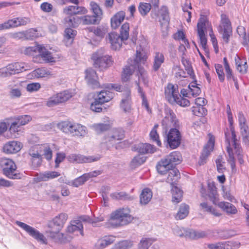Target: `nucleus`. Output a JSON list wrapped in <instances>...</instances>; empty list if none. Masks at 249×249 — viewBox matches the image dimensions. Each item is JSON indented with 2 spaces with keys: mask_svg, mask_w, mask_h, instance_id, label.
Returning a JSON list of instances; mask_svg holds the SVG:
<instances>
[{
  "mask_svg": "<svg viewBox=\"0 0 249 249\" xmlns=\"http://www.w3.org/2000/svg\"><path fill=\"white\" fill-rule=\"evenodd\" d=\"M16 223L38 242L44 244H47V239L44 235L42 233H40L38 231L27 224L19 221H17Z\"/></svg>",
  "mask_w": 249,
  "mask_h": 249,
  "instance_id": "0eeeda50",
  "label": "nucleus"
},
{
  "mask_svg": "<svg viewBox=\"0 0 249 249\" xmlns=\"http://www.w3.org/2000/svg\"><path fill=\"white\" fill-rule=\"evenodd\" d=\"M217 206L228 214H235L237 213L236 208L229 202L221 201L217 203Z\"/></svg>",
  "mask_w": 249,
  "mask_h": 249,
  "instance_id": "b1692460",
  "label": "nucleus"
},
{
  "mask_svg": "<svg viewBox=\"0 0 249 249\" xmlns=\"http://www.w3.org/2000/svg\"><path fill=\"white\" fill-rule=\"evenodd\" d=\"M60 175V173L55 171H48L40 174L36 178L39 182L46 181L51 179L57 178Z\"/></svg>",
  "mask_w": 249,
  "mask_h": 249,
  "instance_id": "cd10ccee",
  "label": "nucleus"
},
{
  "mask_svg": "<svg viewBox=\"0 0 249 249\" xmlns=\"http://www.w3.org/2000/svg\"><path fill=\"white\" fill-rule=\"evenodd\" d=\"M50 237L53 240L54 242L57 243L65 244L69 241V237L59 232H50Z\"/></svg>",
  "mask_w": 249,
  "mask_h": 249,
  "instance_id": "e433bc0d",
  "label": "nucleus"
},
{
  "mask_svg": "<svg viewBox=\"0 0 249 249\" xmlns=\"http://www.w3.org/2000/svg\"><path fill=\"white\" fill-rule=\"evenodd\" d=\"M146 59L147 56L144 53L137 51L136 58L134 60L133 64L138 67L139 62L144 63Z\"/></svg>",
  "mask_w": 249,
  "mask_h": 249,
  "instance_id": "13d9d810",
  "label": "nucleus"
},
{
  "mask_svg": "<svg viewBox=\"0 0 249 249\" xmlns=\"http://www.w3.org/2000/svg\"><path fill=\"white\" fill-rule=\"evenodd\" d=\"M146 160V157L141 155H138L134 157L131 161V166L136 168L143 164Z\"/></svg>",
  "mask_w": 249,
  "mask_h": 249,
  "instance_id": "09e8293b",
  "label": "nucleus"
},
{
  "mask_svg": "<svg viewBox=\"0 0 249 249\" xmlns=\"http://www.w3.org/2000/svg\"><path fill=\"white\" fill-rule=\"evenodd\" d=\"M32 120V117L27 115H21L15 118V121L21 126L27 124Z\"/></svg>",
  "mask_w": 249,
  "mask_h": 249,
  "instance_id": "4d7b16f0",
  "label": "nucleus"
},
{
  "mask_svg": "<svg viewBox=\"0 0 249 249\" xmlns=\"http://www.w3.org/2000/svg\"><path fill=\"white\" fill-rule=\"evenodd\" d=\"M93 174H84L82 176L75 179L71 183V185L74 187L78 186L83 184L89 178L95 176Z\"/></svg>",
  "mask_w": 249,
  "mask_h": 249,
  "instance_id": "79ce46f5",
  "label": "nucleus"
},
{
  "mask_svg": "<svg viewBox=\"0 0 249 249\" xmlns=\"http://www.w3.org/2000/svg\"><path fill=\"white\" fill-rule=\"evenodd\" d=\"M68 219V215L64 213H61L56 216L53 220L54 226L57 227L58 231H60L64 226Z\"/></svg>",
  "mask_w": 249,
  "mask_h": 249,
  "instance_id": "c756f323",
  "label": "nucleus"
},
{
  "mask_svg": "<svg viewBox=\"0 0 249 249\" xmlns=\"http://www.w3.org/2000/svg\"><path fill=\"white\" fill-rule=\"evenodd\" d=\"M151 9L150 3L140 2L138 7V10L142 16H146Z\"/></svg>",
  "mask_w": 249,
  "mask_h": 249,
  "instance_id": "603ef678",
  "label": "nucleus"
},
{
  "mask_svg": "<svg viewBox=\"0 0 249 249\" xmlns=\"http://www.w3.org/2000/svg\"><path fill=\"white\" fill-rule=\"evenodd\" d=\"M87 10L83 7L78 6H69L63 9V13L68 15H74L80 14H85Z\"/></svg>",
  "mask_w": 249,
  "mask_h": 249,
  "instance_id": "4be33fe9",
  "label": "nucleus"
},
{
  "mask_svg": "<svg viewBox=\"0 0 249 249\" xmlns=\"http://www.w3.org/2000/svg\"><path fill=\"white\" fill-rule=\"evenodd\" d=\"M136 69V66L133 64H131L129 66H126L124 68L122 74V80L123 82H125L128 81L130 79V76L132 75Z\"/></svg>",
  "mask_w": 249,
  "mask_h": 249,
  "instance_id": "7c9ffc66",
  "label": "nucleus"
},
{
  "mask_svg": "<svg viewBox=\"0 0 249 249\" xmlns=\"http://www.w3.org/2000/svg\"><path fill=\"white\" fill-rule=\"evenodd\" d=\"M133 150L138 152L141 155L153 153L156 151V148L149 143H140L133 146Z\"/></svg>",
  "mask_w": 249,
  "mask_h": 249,
  "instance_id": "f3484780",
  "label": "nucleus"
},
{
  "mask_svg": "<svg viewBox=\"0 0 249 249\" xmlns=\"http://www.w3.org/2000/svg\"><path fill=\"white\" fill-rule=\"evenodd\" d=\"M138 77L139 80H142L143 84L147 85L148 83V75L147 72L143 68L138 67Z\"/></svg>",
  "mask_w": 249,
  "mask_h": 249,
  "instance_id": "bf43d9fd",
  "label": "nucleus"
},
{
  "mask_svg": "<svg viewBox=\"0 0 249 249\" xmlns=\"http://www.w3.org/2000/svg\"><path fill=\"white\" fill-rule=\"evenodd\" d=\"M172 194V201L178 203L182 200L183 192L177 186H172L171 189Z\"/></svg>",
  "mask_w": 249,
  "mask_h": 249,
  "instance_id": "ea45409f",
  "label": "nucleus"
},
{
  "mask_svg": "<svg viewBox=\"0 0 249 249\" xmlns=\"http://www.w3.org/2000/svg\"><path fill=\"white\" fill-rule=\"evenodd\" d=\"M25 70L24 63L19 62L11 63L0 69V77L10 76L12 75L19 73Z\"/></svg>",
  "mask_w": 249,
  "mask_h": 249,
  "instance_id": "6e6552de",
  "label": "nucleus"
},
{
  "mask_svg": "<svg viewBox=\"0 0 249 249\" xmlns=\"http://www.w3.org/2000/svg\"><path fill=\"white\" fill-rule=\"evenodd\" d=\"M165 95L166 99L171 104L176 103L183 107L190 105V102L188 99L179 95L177 86L175 87L171 84H169L165 89Z\"/></svg>",
  "mask_w": 249,
  "mask_h": 249,
  "instance_id": "20e7f679",
  "label": "nucleus"
},
{
  "mask_svg": "<svg viewBox=\"0 0 249 249\" xmlns=\"http://www.w3.org/2000/svg\"><path fill=\"white\" fill-rule=\"evenodd\" d=\"M174 38L176 40H181L187 48L189 47V43L185 38V34L182 31H178L174 35Z\"/></svg>",
  "mask_w": 249,
  "mask_h": 249,
  "instance_id": "680f3d73",
  "label": "nucleus"
},
{
  "mask_svg": "<svg viewBox=\"0 0 249 249\" xmlns=\"http://www.w3.org/2000/svg\"><path fill=\"white\" fill-rule=\"evenodd\" d=\"M153 194L151 190L148 188H144L140 196V202L142 205L148 204L152 197Z\"/></svg>",
  "mask_w": 249,
  "mask_h": 249,
  "instance_id": "bb28decb",
  "label": "nucleus"
},
{
  "mask_svg": "<svg viewBox=\"0 0 249 249\" xmlns=\"http://www.w3.org/2000/svg\"><path fill=\"white\" fill-rule=\"evenodd\" d=\"M180 178V173L179 171L175 168H173L168 172V175L166 179V181L169 183L172 186H175L177 182Z\"/></svg>",
  "mask_w": 249,
  "mask_h": 249,
  "instance_id": "393cba45",
  "label": "nucleus"
},
{
  "mask_svg": "<svg viewBox=\"0 0 249 249\" xmlns=\"http://www.w3.org/2000/svg\"><path fill=\"white\" fill-rule=\"evenodd\" d=\"M58 127L63 132L72 136L83 137L88 133L87 128L80 124L65 121L59 123Z\"/></svg>",
  "mask_w": 249,
  "mask_h": 249,
  "instance_id": "7ed1b4c3",
  "label": "nucleus"
},
{
  "mask_svg": "<svg viewBox=\"0 0 249 249\" xmlns=\"http://www.w3.org/2000/svg\"><path fill=\"white\" fill-rule=\"evenodd\" d=\"M129 24L128 23H124L120 30V36L124 40H127L129 37Z\"/></svg>",
  "mask_w": 249,
  "mask_h": 249,
  "instance_id": "6e6d98bb",
  "label": "nucleus"
},
{
  "mask_svg": "<svg viewBox=\"0 0 249 249\" xmlns=\"http://www.w3.org/2000/svg\"><path fill=\"white\" fill-rule=\"evenodd\" d=\"M225 31H232L231 23L225 14L221 16V24L219 27V32H222Z\"/></svg>",
  "mask_w": 249,
  "mask_h": 249,
  "instance_id": "473e14b6",
  "label": "nucleus"
},
{
  "mask_svg": "<svg viewBox=\"0 0 249 249\" xmlns=\"http://www.w3.org/2000/svg\"><path fill=\"white\" fill-rule=\"evenodd\" d=\"M67 231L72 233L75 231H79L82 236H84L83 226L80 220H74L71 221V224L67 227Z\"/></svg>",
  "mask_w": 249,
  "mask_h": 249,
  "instance_id": "a878e982",
  "label": "nucleus"
},
{
  "mask_svg": "<svg viewBox=\"0 0 249 249\" xmlns=\"http://www.w3.org/2000/svg\"><path fill=\"white\" fill-rule=\"evenodd\" d=\"M192 111L194 115L198 116H205L207 113V110L206 108L202 106L193 107Z\"/></svg>",
  "mask_w": 249,
  "mask_h": 249,
  "instance_id": "0e129e2a",
  "label": "nucleus"
},
{
  "mask_svg": "<svg viewBox=\"0 0 249 249\" xmlns=\"http://www.w3.org/2000/svg\"><path fill=\"white\" fill-rule=\"evenodd\" d=\"M96 68L101 70L105 69L112 64L111 57L108 55H101L97 52L94 53L91 57Z\"/></svg>",
  "mask_w": 249,
  "mask_h": 249,
  "instance_id": "9d476101",
  "label": "nucleus"
},
{
  "mask_svg": "<svg viewBox=\"0 0 249 249\" xmlns=\"http://www.w3.org/2000/svg\"><path fill=\"white\" fill-rule=\"evenodd\" d=\"M185 235L187 236V238L191 239H198L205 237L207 234L204 231L188 230V231L185 232Z\"/></svg>",
  "mask_w": 249,
  "mask_h": 249,
  "instance_id": "c9c22d12",
  "label": "nucleus"
},
{
  "mask_svg": "<svg viewBox=\"0 0 249 249\" xmlns=\"http://www.w3.org/2000/svg\"><path fill=\"white\" fill-rule=\"evenodd\" d=\"M124 137V132L121 128H114L106 137V142H115L116 141L121 140Z\"/></svg>",
  "mask_w": 249,
  "mask_h": 249,
  "instance_id": "2eb2a0df",
  "label": "nucleus"
},
{
  "mask_svg": "<svg viewBox=\"0 0 249 249\" xmlns=\"http://www.w3.org/2000/svg\"><path fill=\"white\" fill-rule=\"evenodd\" d=\"M131 97L130 90H127L123 94L120 102V108L125 112H130L131 109Z\"/></svg>",
  "mask_w": 249,
  "mask_h": 249,
  "instance_id": "dca6fc26",
  "label": "nucleus"
},
{
  "mask_svg": "<svg viewBox=\"0 0 249 249\" xmlns=\"http://www.w3.org/2000/svg\"><path fill=\"white\" fill-rule=\"evenodd\" d=\"M71 97V93L68 91H64L51 97L47 102V106L49 107H53L68 101Z\"/></svg>",
  "mask_w": 249,
  "mask_h": 249,
  "instance_id": "f8f14e48",
  "label": "nucleus"
},
{
  "mask_svg": "<svg viewBox=\"0 0 249 249\" xmlns=\"http://www.w3.org/2000/svg\"><path fill=\"white\" fill-rule=\"evenodd\" d=\"M223 63H224V66L225 70L226 72V76L227 79L228 81H230V77L233 75V72L232 70L231 69L229 64L228 62L227 59L226 57H224L223 58Z\"/></svg>",
  "mask_w": 249,
  "mask_h": 249,
  "instance_id": "69168bd1",
  "label": "nucleus"
},
{
  "mask_svg": "<svg viewBox=\"0 0 249 249\" xmlns=\"http://www.w3.org/2000/svg\"><path fill=\"white\" fill-rule=\"evenodd\" d=\"M22 144L18 141H11L6 143L3 146V151L7 154L17 153L20 150Z\"/></svg>",
  "mask_w": 249,
  "mask_h": 249,
  "instance_id": "6ab92c4d",
  "label": "nucleus"
},
{
  "mask_svg": "<svg viewBox=\"0 0 249 249\" xmlns=\"http://www.w3.org/2000/svg\"><path fill=\"white\" fill-rule=\"evenodd\" d=\"M181 140V135L179 131L178 128H172L166 134L165 142H166L167 146L171 149H175L180 144Z\"/></svg>",
  "mask_w": 249,
  "mask_h": 249,
  "instance_id": "423d86ee",
  "label": "nucleus"
},
{
  "mask_svg": "<svg viewBox=\"0 0 249 249\" xmlns=\"http://www.w3.org/2000/svg\"><path fill=\"white\" fill-rule=\"evenodd\" d=\"M218 194L217 193V191L216 190V188L215 186H213L211 190V191L209 193L208 197L211 201L213 202V203L217 205L218 202Z\"/></svg>",
  "mask_w": 249,
  "mask_h": 249,
  "instance_id": "052dcab7",
  "label": "nucleus"
},
{
  "mask_svg": "<svg viewBox=\"0 0 249 249\" xmlns=\"http://www.w3.org/2000/svg\"><path fill=\"white\" fill-rule=\"evenodd\" d=\"M214 145V139L211 138L203 149L198 162L199 165H204L206 163L208 156L210 155L211 152L213 150Z\"/></svg>",
  "mask_w": 249,
  "mask_h": 249,
  "instance_id": "ddd939ff",
  "label": "nucleus"
},
{
  "mask_svg": "<svg viewBox=\"0 0 249 249\" xmlns=\"http://www.w3.org/2000/svg\"><path fill=\"white\" fill-rule=\"evenodd\" d=\"M0 164L2 169L3 175L9 178H17L18 175L16 173L17 166L12 160L2 158L0 160Z\"/></svg>",
  "mask_w": 249,
  "mask_h": 249,
  "instance_id": "39448f33",
  "label": "nucleus"
},
{
  "mask_svg": "<svg viewBox=\"0 0 249 249\" xmlns=\"http://www.w3.org/2000/svg\"><path fill=\"white\" fill-rule=\"evenodd\" d=\"M158 172L161 175L165 174L168 171L171 170L173 167L166 160L165 158L161 159L156 166Z\"/></svg>",
  "mask_w": 249,
  "mask_h": 249,
  "instance_id": "412c9836",
  "label": "nucleus"
},
{
  "mask_svg": "<svg viewBox=\"0 0 249 249\" xmlns=\"http://www.w3.org/2000/svg\"><path fill=\"white\" fill-rule=\"evenodd\" d=\"M207 23L208 20L207 18L204 16H201L197 25V31H204V29L206 28Z\"/></svg>",
  "mask_w": 249,
  "mask_h": 249,
  "instance_id": "774afa93",
  "label": "nucleus"
},
{
  "mask_svg": "<svg viewBox=\"0 0 249 249\" xmlns=\"http://www.w3.org/2000/svg\"><path fill=\"white\" fill-rule=\"evenodd\" d=\"M85 79L88 84L93 89L100 87V84L97 81V76L96 71L92 69H88L86 71Z\"/></svg>",
  "mask_w": 249,
  "mask_h": 249,
  "instance_id": "4468645a",
  "label": "nucleus"
},
{
  "mask_svg": "<svg viewBox=\"0 0 249 249\" xmlns=\"http://www.w3.org/2000/svg\"><path fill=\"white\" fill-rule=\"evenodd\" d=\"M164 55L160 52H156L154 57L153 70L156 71L159 70L162 64L164 62Z\"/></svg>",
  "mask_w": 249,
  "mask_h": 249,
  "instance_id": "f704fd0d",
  "label": "nucleus"
},
{
  "mask_svg": "<svg viewBox=\"0 0 249 249\" xmlns=\"http://www.w3.org/2000/svg\"><path fill=\"white\" fill-rule=\"evenodd\" d=\"M130 210L128 208L117 209L111 213L109 224L112 227L116 228L128 225L132 222L134 217L130 214Z\"/></svg>",
  "mask_w": 249,
  "mask_h": 249,
  "instance_id": "f03ea898",
  "label": "nucleus"
},
{
  "mask_svg": "<svg viewBox=\"0 0 249 249\" xmlns=\"http://www.w3.org/2000/svg\"><path fill=\"white\" fill-rule=\"evenodd\" d=\"M170 164L174 168L175 165L179 163L181 161V156L179 152L174 151L165 158Z\"/></svg>",
  "mask_w": 249,
  "mask_h": 249,
  "instance_id": "2f4dec72",
  "label": "nucleus"
},
{
  "mask_svg": "<svg viewBox=\"0 0 249 249\" xmlns=\"http://www.w3.org/2000/svg\"><path fill=\"white\" fill-rule=\"evenodd\" d=\"M113 241L112 238L106 237L97 241L95 244V248L96 249H104L107 246L111 244Z\"/></svg>",
  "mask_w": 249,
  "mask_h": 249,
  "instance_id": "37998d69",
  "label": "nucleus"
},
{
  "mask_svg": "<svg viewBox=\"0 0 249 249\" xmlns=\"http://www.w3.org/2000/svg\"><path fill=\"white\" fill-rule=\"evenodd\" d=\"M111 197L115 200H130L131 197L125 192H115L110 194Z\"/></svg>",
  "mask_w": 249,
  "mask_h": 249,
  "instance_id": "a18cd8bd",
  "label": "nucleus"
},
{
  "mask_svg": "<svg viewBox=\"0 0 249 249\" xmlns=\"http://www.w3.org/2000/svg\"><path fill=\"white\" fill-rule=\"evenodd\" d=\"M92 127L97 134H101L108 130L110 126L109 124L99 123L93 124Z\"/></svg>",
  "mask_w": 249,
  "mask_h": 249,
  "instance_id": "49530a36",
  "label": "nucleus"
},
{
  "mask_svg": "<svg viewBox=\"0 0 249 249\" xmlns=\"http://www.w3.org/2000/svg\"><path fill=\"white\" fill-rule=\"evenodd\" d=\"M9 131L11 133L14 135L15 137H18L19 135V132H23L21 125L18 124L15 120L11 124L9 127Z\"/></svg>",
  "mask_w": 249,
  "mask_h": 249,
  "instance_id": "3c124183",
  "label": "nucleus"
},
{
  "mask_svg": "<svg viewBox=\"0 0 249 249\" xmlns=\"http://www.w3.org/2000/svg\"><path fill=\"white\" fill-rule=\"evenodd\" d=\"M181 62L185 67L187 73L193 79H195V75L191 65V63L189 60L185 58L184 56H181Z\"/></svg>",
  "mask_w": 249,
  "mask_h": 249,
  "instance_id": "a19ab883",
  "label": "nucleus"
},
{
  "mask_svg": "<svg viewBox=\"0 0 249 249\" xmlns=\"http://www.w3.org/2000/svg\"><path fill=\"white\" fill-rule=\"evenodd\" d=\"M189 206L184 203L181 204L178 211L175 216L176 220H181L185 218L188 214Z\"/></svg>",
  "mask_w": 249,
  "mask_h": 249,
  "instance_id": "4c0bfd02",
  "label": "nucleus"
},
{
  "mask_svg": "<svg viewBox=\"0 0 249 249\" xmlns=\"http://www.w3.org/2000/svg\"><path fill=\"white\" fill-rule=\"evenodd\" d=\"M83 24L85 25L98 24L100 20L94 16L87 15L81 17Z\"/></svg>",
  "mask_w": 249,
  "mask_h": 249,
  "instance_id": "8fccbe9b",
  "label": "nucleus"
},
{
  "mask_svg": "<svg viewBox=\"0 0 249 249\" xmlns=\"http://www.w3.org/2000/svg\"><path fill=\"white\" fill-rule=\"evenodd\" d=\"M29 155L32 157L31 160L33 162L37 164L40 163L41 157L37 151H35L34 150L31 149L29 151Z\"/></svg>",
  "mask_w": 249,
  "mask_h": 249,
  "instance_id": "e2e57ef3",
  "label": "nucleus"
},
{
  "mask_svg": "<svg viewBox=\"0 0 249 249\" xmlns=\"http://www.w3.org/2000/svg\"><path fill=\"white\" fill-rule=\"evenodd\" d=\"M91 9L93 13L94 16H95L99 20H101L103 12L100 6L95 2L91 1L90 3Z\"/></svg>",
  "mask_w": 249,
  "mask_h": 249,
  "instance_id": "c03bdc74",
  "label": "nucleus"
},
{
  "mask_svg": "<svg viewBox=\"0 0 249 249\" xmlns=\"http://www.w3.org/2000/svg\"><path fill=\"white\" fill-rule=\"evenodd\" d=\"M125 14L123 11L117 12L111 18V26L113 29L117 28L124 19Z\"/></svg>",
  "mask_w": 249,
  "mask_h": 249,
  "instance_id": "5701e85b",
  "label": "nucleus"
},
{
  "mask_svg": "<svg viewBox=\"0 0 249 249\" xmlns=\"http://www.w3.org/2000/svg\"><path fill=\"white\" fill-rule=\"evenodd\" d=\"M103 104L98 102V101L95 99L94 101L91 104L90 107V109L95 112H101L103 110V108L101 107Z\"/></svg>",
  "mask_w": 249,
  "mask_h": 249,
  "instance_id": "338daca9",
  "label": "nucleus"
},
{
  "mask_svg": "<svg viewBox=\"0 0 249 249\" xmlns=\"http://www.w3.org/2000/svg\"><path fill=\"white\" fill-rule=\"evenodd\" d=\"M225 31H232L231 23L225 14L221 16V24L219 27V32H222Z\"/></svg>",
  "mask_w": 249,
  "mask_h": 249,
  "instance_id": "72a5a7b5",
  "label": "nucleus"
},
{
  "mask_svg": "<svg viewBox=\"0 0 249 249\" xmlns=\"http://www.w3.org/2000/svg\"><path fill=\"white\" fill-rule=\"evenodd\" d=\"M108 39L111 44V48L114 50L119 49L124 40L119 34L115 32L109 33L108 35Z\"/></svg>",
  "mask_w": 249,
  "mask_h": 249,
  "instance_id": "a211bd4d",
  "label": "nucleus"
},
{
  "mask_svg": "<svg viewBox=\"0 0 249 249\" xmlns=\"http://www.w3.org/2000/svg\"><path fill=\"white\" fill-rule=\"evenodd\" d=\"M155 241L152 238H142L139 244V249H148Z\"/></svg>",
  "mask_w": 249,
  "mask_h": 249,
  "instance_id": "5fc2aeb1",
  "label": "nucleus"
},
{
  "mask_svg": "<svg viewBox=\"0 0 249 249\" xmlns=\"http://www.w3.org/2000/svg\"><path fill=\"white\" fill-rule=\"evenodd\" d=\"M228 119L231 125V136H230V132L228 129H227L225 131V137L226 142L228 144L227 151L228 153L229 158L227 161L230 164L232 172H233L236 170L235 160L232 149L231 146V139L232 146L234 148L235 153L237 156L239 162L240 164H242L244 163V161L243 160V150L241 146L240 140L237 138L235 131L232 126L233 124L232 114L228 115Z\"/></svg>",
  "mask_w": 249,
  "mask_h": 249,
  "instance_id": "f257e3e1",
  "label": "nucleus"
},
{
  "mask_svg": "<svg viewBox=\"0 0 249 249\" xmlns=\"http://www.w3.org/2000/svg\"><path fill=\"white\" fill-rule=\"evenodd\" d=\"M159 13L161 17V19H160L159 20L161 25H168L170 21L169 13L168 7L166 6H162L159 10Z\"/></svg>",
  "mask_w": 249,
  "mask_h": 249,
  "instance_id": "c85d7f7f",
  "label": "nucleus"
},
{
  "mask_svg": "<svg viewBox=\"0 0 249 249\" xmlns=\"http://www.w3.org/2000/svg\"><path fill=\"white\" fill-rule=\"evenodd\" d=\"M33 74L37 78H42L51 75V72L45 68H41L34 70Z\"/></svg>",
  "mask_w": 249,
  "mask_h": 249,
  "instance_id": "de8ad7c7",
  "label": "nucleus"
},
{
  "mask_svg": "<svg viewBox=\"0 0 249 249\" xmlns=\"http://www.w3.org/2000/svg\"><path fill=\"white\" fill-rule=\"evenodd\" d=\"M114 96V93L107 90H102L98 92L97 97L95 98L98 102L104 104L111 100Z\"/></svg>",
  "mask_w": 249,
  "mask_h": 249,
  "instance_id": "aec40b11",
  "label": "nucleus"
},
{
  "mask_svg": "<svg viewBox=\"0 0 249 249\" xmlns=\"http://www.w3.org/2000/svg\"><path fill=\"white\" fill-rule=\"evenodd\" d=\"M165 116L162 121L161 124L164 129L167 130L172 127L178 128L179 126V122L176 118L175 114L170 108L165 109Z\"/></svg>",
  "mask_w": 249,
  "mask_h": 249,
  "instance_id": "1a4fd4ad",
  "label": "nucleus"
},
{
  "mask_svg": "<svg viewBox=\"0 0 249 249\" xmlns=\"http://www.w3.org/2000/svg\"><path fill=\"white\" fill-rule=\"evenodd\" d=\"M9 95L12 98H19L21 95V86L20 85L14 86L10 85L8 86Z\"/></svg>",
  "mask_w": 249,
  "mask_h": 249,
  "instance_id": "58836bf2",
  "label": "nucleus"
},
{
  "mask_svg": "<svg viewBox=\"0 0 249 249\" xmlns=\"http://www.w3.org/2000/svg\"><path fill=\"white\" fill-rule=\"evenodd\" d=\"M67 160L71 162L83 163H90L97 161L100 158L94 156H85L81 154H71L67 157Z\"/></svg>",
  "mask_w": 249,
  "mask_h": 249,
  "instance_id": "9b49d317",
  "label": "nucleus"
},
{
  "mask_svg": "<svg viewBox=\"0 0 249 249\" xmlns=\"http://www.w3.org/2000/svg\"><path fill=\"white\" fill-rule=\"evenodd\" d=\"M200 206L204 211L210 213L215 216L218 217L221 215V213L218 212L212 206H209L206 202L201 203Z\"/></svg>",
  "mask_w": 249,
  "mask_h": 249,
  "instance_id": "864d4df0",
  "label": "nucleus"
}]
</instances>
